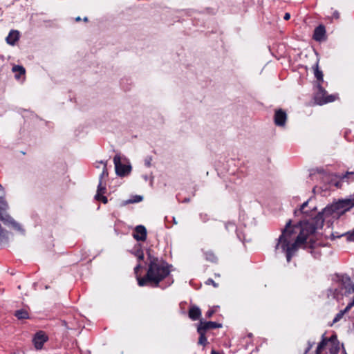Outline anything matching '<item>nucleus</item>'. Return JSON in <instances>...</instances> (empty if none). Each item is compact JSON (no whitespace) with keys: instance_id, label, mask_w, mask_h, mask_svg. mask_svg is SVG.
Here are the masks:
<instances>
[{"instance_id":"obj_1","label":"nucleus","mask_w":354,"mask_h":354,"mask_svg":"<svg viewBox=\"0 0 354 354\" xmlns=\"http://www.w3.org/2000/svg\"><path fill=\"white\" fill-rule=\"evenodd\" d=\"M134 249H136L134 256L138 259V264L134 268V272H138L140 269L145 268L146 266H147L146 274L142 277H137L138 284L140 286H159L162 281L169 277L172 265L169 264L162 258L151 255L149 251L147 252V258L145 260L144 252L141 249L140 244L135 245Z\"/></svg>"},{"instance_id":"obj_2","label":"nucleus","mask_w":354,"mask_h":354,"mask_svg":"<svg viewBox=\"0 0 354 354\" xmlns=\"http://www.w3.org/2000/svg\"><path fill=\"white\" fill-rule=\"evenodd\" d=\"M308 238V232H306L303 221L292 224V220L290 219L277 239L275 250L281 248L286 254L287 262L290 263L299 250V245Z\"/></svg>"},{"instance_id":"obj_3","label":"nucleus","mask_w":354,"mask_h":354,"mask_svg":"<svg viewBox=\"0 0 354 354\" xmlns=\"http://www.w3.org/2000/svg\"><path fill=\"white\" fill-rule=\"evenodd\" d=\"M222 327L223 325L221 323L200 319L196 327V331L199 335L198 345L201 346L204 350L209 344L208 338L211 342H214L217 335L215 330Z\"/></svg>"},{"instance_id":"obj_4","label":"nucleus","mask_w":354,"mask_h":354,"mask_svg":"<svg viewBox=\"0 0 354 354\" xmlns=\"http://www.w3.org/2000/svg\"><path fill=\"white\" fill-rule=\"evenodd\" d=\"M325 84H319L313 86V100L314 104L322 106L333 102L339 99L337 93L328 94L324 88Z\"/></svg>"},{"instance_id":"obj_5","label":"nucleus","mask_w":354,"mask_h":354,"mask_svg":"<svg viewBox=\"0 0 354 354\" xmlns=\"http://www.w3.org/2000/svg\"><path fill=\"white\" fill-rule=\"evenodd\" d=\"M346 203L344 201H339L337 203L327 205L321 212L325 218L331 217L333 218H338L346 212L348 211Z\"/></svg>"},{"instance_id":"obj_6","label":"nucleus","mask_w":354,"mask_h":354,"mask_svg":"<svg viewBox=\"0 0 354 354\" xmlns=\"http://www.w3.org/2000/svg\"><path fill=\"white\" fill-rule=\"evenodd\" d=\"M325 219V217L320 212L310 221H303L308 236L313 234L317 229L323 227Z\"/></svg>"},{"instance_id":"obj_7","label":"nucleus","mask_w":354,"mask_h":354,"mask_svg":"<svg viewBox=\"0 0 354 354\" xmlns=\"http://www.w3.org/2000/svg\"><path fill=\"white\" fill-rule=\"evenodd\" d=\"M288 120V115L285 110L279 108L274 110L273 116L274 124L279 127H285Z\"/></svg>"},{"instance_id":"obj_8","label":"nucleus","mask_w":354,"mask_h":354,"mask_svg":"<svg viewBox=\"0 0 354 354\" xmlns=\"http://www.w3.org/2000/svg\"><path fill=\"white\" fill-rule=\"evenodd\" d=\"M115 172L120 176H124L131 171V165H127L121 162V158L119 156H115L113 158Z\"/></svg>"},{"instance_id":"obj_9","label":"nucleus","mask_w":354,"mask_h":354,"mask_svg":"<svg viewBox=\"0 0 354 354\" xmlns=\"http://www.w3.org/2000/svg\"><path fill=\"white\" fill-rule=\"evenodd\" d=\"M48 340V335L44 331L39 330L34 335L32 342L37 350H41L43 348L44 343Z\"/></svg>"},{"instance_id":"obj_10","label":"nucleus","mask_w":354,"mask_h":354,"mask_svg":"<svg viewBox=\"0 0 354 354\" xmlns=\"http://www.w3.org/2000/svg\"><path fill=\"white\" fill-rule=\"evenodd\" d=\"M147 239V228L142 225L134 227V239L137 241L145 242Z\"/></svg>"},{"instance_id":"obj_11","label":"nucleus","mask_w":354,"mask_h":354,"mask_svg":"<svg viewBox=\"0 0 354 354\" xmlns=\"http://www.w3.org/2000/svg\"><path fill=\"white\" fill-rule=\"evenodd\" d=\"M313 39L319 42L325 41L327 39L326 31L324 25L319 24L315 28Z\"/></svg>"},{"instance_id":"obj_12","label":"nucleus","mask_w":354,"mask_h":354,"mask_svg":"<svg viewBox=\"0 0 354 354\" xmlns=\"http://www.w3.org/2000/svg\"><path fill=\"white\" fill-rule=\"evenodd\" d=\"M314 70V75L315 80L313 82V86L319 84H325L327 86L328 83L324 80V73L322 70L319 68V62H317L315 65L313 66Z\"/></svg>"},{"instance_id":"obj_13","label":"nucleus","mask_w":354,"mask_h":354,"mask_svg":"<svg viewBox=\"0 0 354 354\" xmlns=\"http://www.w3.org/2000/svg\"><path fill=\"white\" fill-rule=\"evenodd\" d=\"M188 316L193 321H200V319H201V310L197 306L192 305L188 310Z\"/></svg>"},{"instance_id":"obj_14","label":"nucleus","mask_w":354,"mask_h":354,"mask_svg":"<svg viewBox=\"0 0 354 354\" xmlns=\"http://www.w3.org/2000/svg\"><path fill=\"white\" fill-rule=\"evenodd\" d=\"M342 288L345 289L346 294L354 293V283L351 281L349 277H346L342 280Z\"/></svg>"},{"instance_id":"obj_15","label":"nucleus","mask_w":354,"mask_h":354,"mask_svg":"<svg viewBox=\"0 0 354 354\" xmlns=\"http://www.w3.org/2000/svg\"><path fill=\"white\" fill-rule=\"evenodd\" d=\"M12 71L15 73V77L17 80H20L21 77L24 79L26 70L22 66L15 65L12 67Z\"/></svg>"},{"instance_id":"obj_16","label":"nucleus","mask_w":354,"mask_h":354,"mask_svg":"<svg viewBox=\"0 0 354 354\" xmlns=\"http://www.w3.org/2000/svg\"><path fill=\"white\" fill-rule=\"evenodd\" d=\"M19 39V32L17 30H11L6 37L8 44L15 45Z\"/></svg>"},{"instance_id":"obj_17","label":"nucleus","mask_w":354,"mask_h":354,"mask_svg":"<svg viewBox=\"0 0 354 354\" xmlns=\"http://www.w3.org/2000/svg\"><path fill=\"white\" fill-rule=\"evenodd\" d=\"M131 229L130 226H127L123 222H118L115 225V231L122 234H128Z\"/></svg>"},{"instance_id":"obj_18","label":"nucleus","mask_w":354,"mask_h":354,"mask_svg":"<svg viewBox=\"0 0 354 354\" xmlns=\"http://www.w3.org/2000/svg\"><path fill=\"white\" fill-rule=\"evenodd\" d=\"M327 344H328L327 337H325V335L324 334L322 335L321 342L318 344V345L317 346V348L315 351V354H322V351L324 350L325 346L327 345Z\"/></svg>"},{"instance_id":"obj_19","label":"nucleus","mask_w":354,"mask_h":354,"mask_svg":"<svg viewBox=\"0 0 354 354\" xmlns=\"http://www.w3.org/2000/svg\"><path fill=\"white\" fill-rule=\"evenodd\" d=\"M106 192V183L103 181L99 180V184L97 186V194L95 196V198L96 200H100V194H104Z\"/></svg>"},{"instance_id":"obj_20","label":"nucleus","mask_w":354,"mask_h":354,"mask_svg":"<svg viewBox=\"0 0 354 354\" xmlns=\"http://www.w3.org/2000/svg\"><path fill=\"white\" fill-rule=\"evenodd\" d=\"M203 254L207 261L212 263H216L218 261L217 257L212 250L205 251Z\"/></svg>"},{"instance_id":"obj_21","label":"nucleus","mask_w":354,"mask_h":354,"mask_svg":"<svg viewBox=\"0 0 354 354\" xmlns=\"http://www.w3.org/2000/svg\"><path fill=\"white\" fill-rule=\"evenodd\" d=\"M8 208V205L5 199V195L0 196V219H3L1 212L6 210Z\"/></svg>"},{"instance_id":"obj_22","label":"nucleus","mask_w":354,"mask_h":354,"mask_svg":"<svg viewBox=\"0 0 354 354\" xmlns=\"http://www.w3.org/2000/svg\"><path fill=\"white\" fill-rule=\"evenodd\" d=\"M15 315L19 319H28L29 317L28 311L24 309L17 310L15 313Z\"/></svg>"},{"instance_id":"obj_23","label":"nucleus","mask_w":354,"mask_h":354,"mask_svg":"<svg viewBox=\"0 0 354 354\" xmlns=\"http://www.w3.org/2000/svg\"><path fill=\"white\" fill-rule=\"evenodd\" d=\"M99 164H101L103 165L102 171L100 176V180L104 182V178L108 177V171L106 169V163L103 161H100L99 162Z\"/></svg>"},{"instance_id":"obj_24","label":"nucleus","mask_w":354,"mask_h":354,"mask_svg":"<svg viewBox=\"0 0 354 354\" xmlns=\"http://www.w3.org/2000/svg\"><path fill=\"white\" fill-rule=\"evenodd\" d=\"M315 245L309 243L308 241V239L305 240V241L303 243H301L299 245V248H303L304 250H310V252H313V250L315 248Z\"/></svg>"},{"instance_id":"obj_25","label":"nucleus","mask_w":354,"mask_h":354,"mask_svg":"<svg viewBox=\"0 0 354 354\" xmlns=\"http://www.w3.org/2000/svg\"><path fill=\"white\" fill-rule=\"evenodd\" d=\"M217 308H218V306H214L212 308H210L206 313H205V317L207 319L211 318L213 315L216 312Z\"/></svg>"},{"instance_id":"obj_26","label":"nucleus","mask_w":354,"mask_h":354,"mask_svg":"<svg viewBox=\"0 0 354 354\" xmlns=\"http://www.w3.org/2000/svg\"><path fill=\"white\" fill-rule=\"evenodd\" d=\"M344 236L346 237L347 241H354V228L352 230L345 233Z\"/></svg>"},{"instance_id":"obj_27","label":"nucleus","mask_w":354,"mask_h":354,"mask_svg":"<svg viewBox=\"0 0 354 354\" xmlns=\"http://www.w3.org/2000/svg\"><path fill=\"white\" fill-rule=\"evenodd\" d=\"M131 203H133V196H130V198L127 200L120 201L119 203V206L120 207H122L126 206L128 204H131Z\"/></svg>"},{"instance_id":"obj_28","label":"nucleus","mask_w":354,"mask_h":354,"mask_svg":"<svg viewBox=\"0 0 354 354\" xmlns=\"http://www.w3.org/2000/svg\"><path fill=\"white\" fill-rule=\"evenodd\" d=\"M344 316V312H341L339 311L336 315L335 317H334L333 320V322L332 324H330V326H332L333 324L339 322L342 318V317Z\"/></svg>"},{"instance_id":"obj_29","label":"nucleus","mask_w":354,"mask_h":354,"mask_svg":"<svg viewBox=\"0 0 354 354\" xmlns=\"http://www.w3.org/2000/svg\"><path fill=\"white\" fill-rule=\"evenodd\" d=\"M343 178H347L348 180L353 181L354 180V171L351 172H346L345 175H344Z\"/></svg>"},{"instance_id":"obj_30","label":"nucleus","mask_w":354,"mask_h":354,"mask_svg":"<svg viewBox=\"0 0 354 354\" xmlns=\"http://www.w3.org/2000/svg\"><path fill=\"white\" fill-rule=\"evenodd\" d=\"M308 201H307L304 202V203L300 206V208H299V211L301 213H302V214L305 213V212H304V208L308 205ZM297 212H298V210H295L294 214H297Z\"/></svg>"},{"instance_id":"obj_31","label":"nucleus","mask_w":354,"mask_h":354,"mask_svg":"<svg viewBox=\"0 0 354 354\" xmlns=\"http://www.w3.org/2000/svg\"><path fill=\"white\" fill-rule=\"evenodd\" d=\"M205 283L206 285H212L214 288H217L218 284L216 283L212 279H208Z\"/></svg>"},{"instance_id":"obj_32","label":"nucleus","mask_w":354,"mask_h":354,"mask_svg":"<svg viewBox=\"0 0 354 354\" xmlns=\"http://www.w3.org/2000/svg\"><path fill=\"white\" fill-rule=\"evenodd\" d=\"M345 203H346V205L347 207H348V210L354 206V198L353 199H347V200H344Z\"/></svg>"},{"instance_id":"obj_33","label":"nucleus","mask_w":354,"mask_h":354,"mask_svg":"<svg viewBox=\"0 0 354 354\" xmlns=\"http://www.w3.org/2000/svg\"><path fill=\"white\" fill-rule=\"evenodd\" d=\"M177 198H178V201H180L181 203H188L190 201L189 198H186V197L185 198H182L180 194H178L177 195Z\"/></svg>"},{"instance_id":"obj_34","label":"nucleus","mask_w":354,"mask_h":354,"mask_svg":"<svg viewBox=\"0 0 354 354\" xmlns=\"http://www.w3.org/2000/svg\"><path fill=\"white\" fill-rule=\"evenodd\" d=\"M313 345H314V342H312L310 341H308V346L305 349V351H304V354H308L309 353V351L311 350V348H313Z\"/></svg>"},{"instance_id":"obj_35","label":"nucleus","mask_w":354,"mask_h":354,"mask_svg":"<svg viewBox=\"0 0 354 354\" xmlns=\"http://www.w3.org/2000/svg\"><path fill=\"white\" fill-rule=\"evenodd\" d=\"M340 17V14L337 10H334L332 13L331 18L338 20Z\"/></svg>"},{"instance_id":"obj_36","label":"nucleus","mask_w":354,"mask_h":354,"mask_svg":"<svg viewBox=\"0 0 354 354\" xmlns=\"http://www.w3.org/2000/svg\"><path fill=\"white\" fill-rule=\"evenodd\" d=\"M10 223L12 225V226L15 228V229H17L19 230H21V227L19 225V224H18L17 222H15L14 220L11 219L10 218Z\"/></svg>"},{"instance_id":"obj_37","label":"nucleus","mask_w":354,"mask_h":354,"mask_svg":"<svg viewBox=\"0 0 354 354\" xmlns=\"http://www.w3.org/2000/svg\"><path fill=\"white\" fill-rule=\"evenodd\" d=\"M337 339V335L335 334V335H331L329 338L327 337V341H328V343L329 342H332V343H335V342H336Z\"/></svg>"},{"instance_id":"obj_38","label":"nucleus","mask_w":354,"mask_h":354,"mask_svg":"<svg viewBox=\"0 0 354 354\" xmlns=\"http://www.w3.org/2000/svg\"><path fill=\"white\" fill-rule=\"evenodd\" d=\"M143 199L142 196L140 195H134V203H139L142 201Z\"/></svg>"},{"instance_id":"obj_39","label":"nucleus","mask_w":354,"mask_h":354,"mask_svg":"<svg viewBox=\"0 0 354 354\" xmlns=\"http://www.w3.org/2000/svg\"><path fill=\"white\" fill-rule=\"evenodd\" d=\"M99 201H101L103 203L106 204L108 202V199L103 194H100V198Z\"/></svg>"},{"instance_id":"obj_40","label":"nucleus","mask_w":354,"mask_h":354,"mask_svg":"<svg viewBox=\"0 0 354 354\" xmlns=\"http://www.w3.org/2000/svg\"><path fill=\"white\" fill-rule=\"evenodd\" d=\"M351 305V304L348 305L344 310H340V311L344 312V315L350 309Z\"/></svg>"},{"instance_id":"obj_41","label":"nucleus","mask_w":354,"mask_h":354,"mask_svg":"<svg viewBox=\"0 0 354 354\" xmlns=\"http://www.w3.org/2000/svg\"><path fill=\"white\" fill-rule=\"evenodd\" d=\"M309 243L313 244L316 246V241L313 239H310L308 241Z\"/></svg>"},{"instance_id":"obj_42","label":"nucleus","mask_w":354,"mask_h":354,"mask_svg":"<svg viewBox=\"0 0 354 354\" xmlns=\"http://www.w3.org/2000/svg\"><path fill=\"white\" fill-rule=\"evenodd\" d=\"M290 18V15L288 12H286L283 17L285 20H288Z\"/></svg>"},{"instance_id":"obj_43","label":"nucleus","mask_w":354,"mask_h":354,"mask_svg":"<svg viewBox=\"0 0 354 354\" xmlns=\"http://www.w3.org/2000/svg\"><path fill=\"white\" fill-rule=\"evenodd\" d=\"M0 192H2L3 195H5L4 189L1 184H0Z\"/></svg>"},{"instance_id":"obj_44","label":"nucleus","mask_w":354,"mask_h":354,"mask_svg":"<svg viewBox=\"0 0 354 354\" xmlns=\"http://www.w3.org/2000/svg\"><path fill=\"white\" fill-rule=\"evenodd\" d=\"M335 185L337 187H341V183L340 182H337V183H335Z\"/></svg>"},{"instance_id":"obj_45","label":"nucleus","mask_w":354,"mask_h":354,"mask_svg":"<svg viewBox=\"0 0 354 354\" xmlns=\"http://www.w3.org/2000/svg\"><path fill=\"white\" fill-rule=\"evenodd\" d=\"M81 20V18L80 17H77L76 19H75V21H80Z\"/></svg>"},{"instance_id":"obj_46","label":"nucleus","mask_w":354,"mask_h":354,"mask_svg":"<svg viewBox=\"0 0 354 354\" xmlns=\"http://www.w3.org/2000/svg\"><path fill=\"white\" fill-rule=\"evenodd\" d=\"M172 283H173V280H171V281H170V282H169L168 286L171 285Z\"/></svg>"},{"instance_id":"obj_47","label":"nucleus","mask_w":354,"mask_h":354,"mask_svg":"<svg viewBox=\"0 0 354 354\" xmlns=\"http://www.w3.org/2000/svg\"><path fill=\"white\" fill-rule=\"evenodd\" d=\"M87 20H88L87 17H84V21H87Z\"/></svg>"},{"instance_id":"obj_48","label":"nucleus","mask_w":354,"mask_h":354,"mask_svg":"<svg viewBox=\"0 0 354 354\" xmlns=\"http://www.w3.org/2000/svg\"><path fill=\"white\" fill-rule=\"evenodd\" d=\"M63 324H64V326H66V322L65 321H64V322H63Z\"/></svg>"},{"instance_id":"obj_49","label":"nucleus","mask_w":354,"mask_h":354,"mask_svg":"<svg viewBox=\"0 0 354 354\" xmlns=\"http://www.w3.org/2000/svg\"><path fill=\"white\" fill-rule=\"evenodd\" d=\"M215 276L216 277H220V274H215Z\"/></svg>"},{"instance_id":"obj_50","label":"nucleus","mask_w":354,"mask_h":354,"mask_svg":"<svg viewBox=\"0 0 354 354\" xmlns=\"http://www.w3.org/2000/svg\"><path fill=\"white\" fill-rule=\"evenodd\" d=\"M248 336H249L250 337H251L252 336V335L250 333V334H249V335H248Z\"/></svg>"}]
</instances>
